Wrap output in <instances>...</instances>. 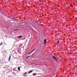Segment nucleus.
Here are the masks:
<instances>
[{
  "mask_svg": "<svg viewBox=\"0 0 77 77\" xmlns=\"http://www.w3.org/2000/svg\"><path fill=\"white\" fill-rule=\"evenodd\" d=\"M15 69H16V68H14L13 69V71H16L17 72V73H18V71L17 70H16Z\"/></svg>",
  "mask_w": 77,
  "mask_h": 77,
  "instance_id": "nucleus-2",
  "label": "nucleus"
},
{
  "mask_svg": "<svg viewBox=\"0 0 77 77\" xmlns=\"http://www.w3.org/2000/svg\"><path fill=\"white\" fill-rule=\"evenodd\" d=\"M46 42H47V40H46V39H45L44 40V43H45V44L46 43Z\"/></svg>",
  "mask_w": 77,
  "mask_h": 77,
  "instance_id": "nucleus-7",
  "label": "nucleus"
},
{
  "mask_svg": "<svg viewBox=\"0 0 77 77\" xmlns=\"http://www.w3.org/2000/svg\"><path fill=\"white\" fill-rule=\"evenodd\" d=\"M59 40H58L57 41V43H59Z\"/></svg>",
  "mask_w": 77,
  "mask_h": 77,
  "instance_id": "nucleus-14",
  "label": "nucleus"
},
{
  "mask_svg": "<svg viewBox=\"0 0 77 77\" xmlns=\"http://www.w3.org/2000/svg\"><path fill=\"white\" fill-rule=\"evenodd\" d=\"M11 55H10V56L8 58V61H10V60H11Z\"/></svg>",
  "mask_w": 77,
  "mask_h": 77,
  "instance_id": "nucleus-4",
  "label": "nucleus"
},
{
  "mask_svg": "<svg viewBox=\"0 0 77 77\" xmlns=\"http://www.w3.org/2000/svg\"><path fill=\"white\" fill-rule=\"evenodd\" d=\"M22 37H23V36L22 35L19 36H18V38H22Z\"/></svg>",
  "mask_w": 77,
  "mask_h": 77,
  "instance_id": "nucleus-5",
  "label": "nucleus"
},
{
  "mask_svg": "<svg viewBox=\"0 0 77 77\" xmlns=\"http://www.w3.org/2000/svg\"><path fill=\"white\" fill-rule=\"evenodd\" d=\"M3 44V43L2 42L1 43V44H0V46L1 45H2Z\"/></svg>",
  "mask_w": 77,
  "mask_h": 77,
  "instance_id": "nucleus-12",
  "label": "nucleus"
},
{
  "mask_svg": "<svg viewBox=\"0 0 77 77\" xmlns=\"http://www.w3.org/2000/svg\"><path fill=\"white\" fill-rule=\"evenodd\" d=\"M69 8H70V7H69Z\"/></svg>",
  "mask_w": 77,
  "mask_h": 77,
  "instance_id": "nucleus-27",
  "label": "nucleus"
},
{
  "mask_svg": "<svg viewBox=\"0 0 77 77\" xmlns=\"http://www.w3.org/2000/svg\"><path fill=\"white\" fill-rule=\"evenodd\" d=\"M70 6L72 7H72H73V6L72 5H70Z\"/></svg>",
  "mask_w": 77,
  "mask_h": 77,
  "instance_id": "nucleus-11",
  "label": "nucleus"
},
{
  "mask_svg": "<svg viewBox=\"0 0 77 77\" xmlns=\"http://www.w3.org/2000/svg\"><path fill=\"white\" fill-rule=\"evenodd\" d=\"M28 27H30V26H28Z\"/></svg>",
  "mask_w": 77,
  "mask_h": 77,
  "instance_id": "nucleus-21",
  "label": "nucleus"
},
{
  "mask_svg": "<svg viewBox=\"0 0 77 77\" xmlns=\"http://www.w3.org/2000/svg\"><path fill=\"white\" fill-rule=\"evenodd\" d=\"M53 59H54V60H56V61H57V58H56V57L54 56H53Z\"/></svg>",
  "mask_w": 77,
  "mask_h": 77,
  "instance_id": "nucleus-1",
  "label": "nucleus"
},
{
  "mask_svg": "<svg viewBox=\"0 0 77 77\" xmlns=\"http://www.w3.org/2000/svg\"><path fill=\"white\" fill-rule=\"evenodd\" d=\"M33 54H34V53H33Z\"/></svg>",
  "mask_w": 77,
  "mask_h": 77,
  "instance_id": "nucleus-26",
  "label": "nucleus"
},
{
  "mask_svg": "<svg viewBox=\"0 0 77 77\" xmlns=\"http://www.w3.org/2000/svg\"><path fill=\"white\" fill-rule=\"evenodd\" d=\"M14 74H15V72L14 73Z\"/></svg>",
  "mask_w": 77,
  "mask_h": 77,
  "instance_id": "nucleus-25",
  "label": "nucleus"
},
{
  "mask_svg": "<svg viewBox=\"0 0 77 77\" xmlns=\"http://www.w3.org/2000/svg\"><path fill=\"white\" fill-rule=\"evenodd\" d=\"M26 59H27V58H28V57H26Z\"/></svg>",
  "mask_w": 77,
  "mask_h": 77,
  "instance_id": "nucleus-20",
  "label": "nucleus"
},
{
  "mask_svg": "<svg viewBox=\"0 0 77 77\" xmlns=\"http://www.w3.org/2000/svg\"><path fill=\"white\" fill-rule=\"evenodd\" d=\"M29 72V73H31V72H33V71L32 70V71H30Z\"/></svg>",
  "mask_w": 77,
  "mask_h": 77,
  "instance_id": "nucleus-9",
  "label": "nucleus"
},
{
  "mask_svg": "<svg viewBox=\"0 0 77 77\" xmlns=\"http://www.w3.org/2000/svg\"><path fill=\"white\" fill-rule=\"evenodd\" d=\"M18 69L19 71H20V67H19L18 68Z\"/></svg>",
  "mask_w": 77,
  "mask_h": 77,
  "instance_id": "nucleus-8",
  "label": "nucleus"
},
{
  "mask_svg": "<svg viewBox=\"0 0 77 77\" xmlns=\"http://www.w3.org/2000/svg\"><path fill=\"white\" fill-rule=\"evenodd\" d=\"M25 39H26V38H23V40H25Z\"/></svg>",
  "mask_w": 77,
  "mask_h": 77,
  "instance_id": "nucleus-17",
  "label": "nucleus"
},
{
  "mask_svg": "<svg viewBox=\"0 0 77 77\" xmlns=\"http://www.w3.org/2000/svg\"><path fill=\"white\" fill-rule=\"evenodd\" d=\"M66 26V27H67V26Z\"/></svg>",
  "mask_w": 77,
  "mask_h": 77,
  "instance_id": "nucleus-23",
  "label": "nucleus"
},
{
  "mask_svg": "<svg viewBox=\"0 0 77 77\" xmlns=\"http://www.w3.org/2000/svg\"><path fill=\"white\" fill-rule=\"evenodd\" d=\"M18 30H19V29H14V31Z\"/></svg>",
  "mask_w": 77,
  "mask_h": 77,
  "instance_id": "nucleus-10",
  "label": "nucleus"
},
{
  "mask_svg": "<svg viewBox=\"0 0 77 77\" xmlns=\"http://www.w3.org/2000/svg\"><path fill=\"white\" fill-rule=\"evenodd\" d=\"M1 62V60H0V63Z\"/></svg>",
  "mask_w": 77,
  "mask_h": 77,
  "instance_id": "nucleus-22",
  "label": "nucleus"
},
{
  "mask_svg": "<svg viewBox=\"0 0 77 77\" xmlns=\"http://www.w3.org/2000/svg\"><path fill=\"white\" fill-rule=\"evenodd\" d=\"M27 72H26L23 75V76H24V77L27 76V75H26L27 74Z\"/></svg>",
  "mask_w": 77,
  "mask_h": 77,
  "instance_id": "nucleus-3",
  "label": "nucleus"
},
{
  "mask_svg": "<svg viewBox=\"0 0 77 77\" xmlns=\"http://www.w3.org/2000/svg\"><path fill=\"white\" fill-rule=\"evenodd\" d=\"M35 52H36V51H35Z\"/></svg>",
  "mask_w": 77,
  "mask_h": 77,
  "instance_id": "nucleus-24",
  "label": "nucleus"
},
{
  "mask_svg": "<svg viewBox=\"0 0 77 77\" xmlns=\"http://www.w3.org/2000/svg\"><path fill=\"white\" fill-rule=\"evenodd\" d=\"M31 53H32V52H31L30 53H29V54H29V55L30 54H31Z\"/></svg>",
  "mask_w": 77,
  "mask_h": 77,
  "instance_id": "nucleus-15",
  "label": "nucleus"
},
{
  "mask_svg": "<svg viewBox=\"0 0 77 77\" xmlns=\"http://www.w3.org/2000/svg\"><path fill=\"white\" fill-rule=\"evenodd\" d=\"M31 52L32 53H33V51H32Z\"/></svg>",
  "mask_w": 77,
  "mask_h": 77,
  "instance_id": "nucleus-19",
  "label": "nucleus"
},
{
  "mask_svg": "<svg viewBox=\"0 0 77 77\" xmlns=\"http://www.w3.org/2000/svg\"><path fill=\"white\" fill-rule=\"evenodd\" d=\"M35 50H36V49H34L33 50H32V51H35Z\"/></svg>",
  "mask_w": 77,
  "mask_h": 77,
  "instance_id": "nucleus-13",
  "label": "nucleus"
},
{
  "mask_svg": "<svg viewBox=\"0 0 77 77\" xmlns=\"http://www.w3.org/2000/svg\"><path fill=\"white\" fill-rule=\"evenodd\" d=\"M30 72H28V74H30Z\"/></svg>",
  "mask_w": 77,
  "mask_h": 77,
  "instance_id": "nucleus-16",
  "label": "nucleus"
},
{
  "mask_svg": "<svg viewBox=\"0 0 77 77\" xmlns=\"http://www.w3.org/2000/svg\"><path fill=\"white\" fill-rule=\"evenodd\" d=\"M30 57V56H28V57Z\"/></svg>",
  "mask_w": 77,
  "mask_h": 77,
  "instance_id": "nucleus-18",
  "label": "nucleus"
},
{
  "mask_svg": "<svg viewBox=\"0 0 77 77\" xmlns=\"http://www.w3.org/2000/svg\"><path fill=\"white\" fill-rule=\"evenodd\" d=\"M36 75V74H35V73H34L32 74V75H33V76H35Z\"/></svg>",
  "mask_w": 77,
  "mask_h": 77,
  "instance_id": "nucleus-6",
  "label": "nucleus"
}]
</instances>
